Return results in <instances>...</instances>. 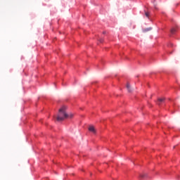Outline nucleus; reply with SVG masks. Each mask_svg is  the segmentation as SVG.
I'll use <instances>...</instances> for the list:
<instances>
[{"label": "nucleus", "mask_w": 180, "mask_h": 180, "mask_svg": "<svg viewBox=\"0 0 180 180\" xmlns=\"http://www.w3.org/2000/svg\"><path fill=\"white\" fill-rule=\"evenodd\" d=\"M67 107L65 105H63L61 107V108L59 109L58 113L56 117V120L58 122H63V120H65V119H68V114L67 112Z\"/></svg>", "instance_id": "obj_1"}, {"label": "nucleus", "mask_w": 180, "mask_h": 180, "mask_svg": "<svg viewBox=\"0 0 180 180\" xmlns=\"http://www.w3.org/2000/svg\"><path fill=\"white\" fill-rule=\"evenodd\" d=\"M89 130L91 132L94 133L95 134V133H96V130L95 129V127L94 126H90L89 127Z\"/></svg>", "instance_id": "obj_2"}, {"label": "nucleus", "mask_w": 180, "mask_h": 180, "mask_svg": "<svg viewBox=\"0 0 180 180\" xmlns=\"http://www.w3.org/2000/svg\"><path fill=\"white\" fill-rule=\"evenodd\" d=\"M164 101H165V98H158V105H161V103H162V102H164Z\"/></svg>", "instance_id": "obj_3"}, {"label": "nucleus", "mask_w": 180, "mask_h": 180, "mask_svg": "<svg viewBox=\"0 0 180 180\" xmlns=\"http://www.w3.org/2000/svg\"><path fill=\"white\" fill-rule=\"evenodd\" d=\"M127 89H128V92H131V87L130 86V84H127Z\"/></svg>", "instance_id": "obj_4"}, {"label": "nucleus", "mask_w": 180, "mask_h": 180, "mask_svg": "<svg viewBox=\"0 0 180 180\" xmlns=\"http://www.w3.org/2000/svg\"><path fill=\"white\" fill-rule=\"evenodd\" d=\"M72 117H74V114L72 113L68 114V119H72Z\"/></svg>", "instance_id": "obj_5"}, {"label": "nucleus", "mask_w": 180, "mask_h": 180, "mask_svg": "<svg viewBox=\"0 0 180 180\" xmlns=\"http://www.w3.org/2000/svg\"><path fill=\"white\" fill-rule=\"evenodd\" d=\"M170 32L172 34H174L175 32H176V30H175V28H172Z\"/></svg>", "instance_id": "obj_6"}, {"label": "nucleus", "mask_w": 180, "mask_h": 180, "mask_svg": "<svg viewBox=\"0 0 180 180\" xmlns=\"http://www.w3.org/2000/svg\"><path fill=\"white\" fill-rule=\"evenodd\" d=\"M145 16H146V18H149L150 17V13L145 12Z\"/></svg>", "instance_id": "obj_7"}, {"label": "nucleus", "mask_w": 180, "mask_h": 180, "mask_svg": "<svg viewBox=\"0 0 180 180\" xmlns=\"http://www.w3.org/2000/svg\"><path fill=\"white\" fill-rule=\"evenodd\" d=\"M99 41H100V43H102L103 41V39H100Z\"/></svg>", "instance_id": "obj_8"}, {"label": "nucleus", "mask_w": 180, "mask_h": 180, "mask_svg": "<svg viewBox=\"0 0 180 180\" xmlns=\"http://www.w3.org/2000/svg\"><path fill=\"white\" fill-rule=\"evenodd\" d=\"M145 175L144 174H141V178H144Z\"/></svg>", "instance_id": "obj_9"}, {"label": "nucleus", "mask_w": 180, "mask_h": 180, "mask_svg": "<svg viewBox=\"0 0 180 180\" xmlns=\"http://www.w3.org/2000/svg\"><path fill=\"white\" fill-rule=\"evenodd\" d=\"M155 9H157V6H155Z\"/></svg>", "instance_id": "obj_10"}]
</instances>
